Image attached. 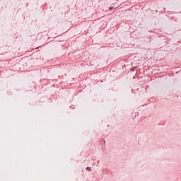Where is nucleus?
<instances>
[{"mask_svg":"<svg viewBox=\"0 0 181 181\" xmlns=\"http://www.w3.org/2000/svg\"><path fill=\"white\" fill-rule=\"evenodd\" d=\"M86 170H88L89 172H91V168L87 167L86 168Z\"/></svg>","mask_w":181,"mask_h":181,"instance_id":"f257e3e1","label":"nucleus"},{"mask_svg":"<svg viewBox=\"0 0 181 181\" xmlns=\"http://www.w3.org/2000/svg\"><path fill=\"white\" fill-rule=\"evenodd\" d=\"M109 9L110 11H112V9H114V7H110Z\"/></svg>","mask_w":181,"mask_h":181,"instance_id":"f03ea898","label":"nucleus"}]
</instances>
